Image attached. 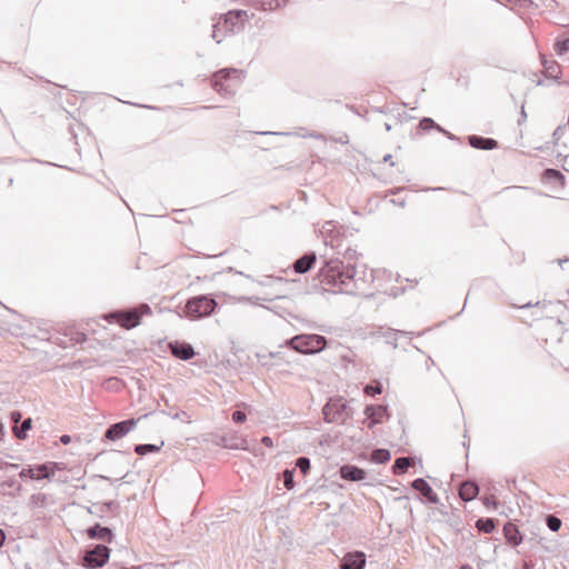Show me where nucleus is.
I'll return each instance as SVG.
<instances>
[{"label":"nucleus","instance_id":"obj_1","mask_svg":"<svg viewBox=\"0 0 569 569\" xmlns=\"http://www.w3.org/2000/svg\"><path fill=\"white\" fill-rule=\"evenodd\" d=\"M356 259L357 252L348 249L345 253V260L331 259L326 261L319 272L320 282L332 292L355 295L357 290V280L355 279L357 273Z\"/></svg>","mask_w":569,"mask_h":569},{"label":"nucleus","instance_id":"obj_2","mask_svg":"<svg viewBox=\"0 0 569 569\" xmlns=\"http://www.w3.org/2000/svg\"><path fill=\"white\" fill-rule=\"evenodd\" d=\"M253 13H249L247 10H230L224 14H221L219 21L212 24V39L220 43L222 41L221 33L234 34L244 29V23L249 19L253 18Z\"/></svg>","mask_w":569,"mask_h":569},{"label":"nucleus","instance_id":"obj_3","mask_svg":"<svg viewBox=\"0 0 569 569\" xmlns=\"http://www.w3.org/2000/svg\"><path fill=\"white\" fill-rule=\"evenodd\" d=\"M143 315H151V308L147 303L122 311H114L106 316L109 322H118L122 328L132 329L140 325V318Z\"/></svg>","mask_w":569,"mask_h":569},{"label":"nucleus","instance_id":"obj_4","mask_svg":"<svg viewBox=\"0 0 569 569\" xmlns=\"http://www.w3.org/2000/svg\"><path fill=\"white\" fill-rule=\"evenodd\" d=\"M288 346L300 353H318L327 346V339L320 335H297L287 341Z\"/></svg>","mask_w":569,"mask_h":569},{"label":"nucleus","instance_id":"obj_5","mask_svg":"<svg viewBox=\"0 0 569 569\" xmlns=\"http://www.w3.org/2000/svg\"><path fill=\"white\" fill-rule=\"evenodd\" d=\"M217 307L214 299L208 296L193 297L186 303L183 312L190 319H200L210 316Z\"/></svg>","mask_w":569,"mask_h":569},{"label":"nucleus","instance_id":"obj_6","mask_svg":"<svg viewBox=\"0 0 569 569\" xmlns=\"http://www.w3.org/2000/svg\"><path fill=\"white\" fill-rule=\"evenodd\" d=\"M240 83V73H212L210 78V86L222 96L233 93Z\"/></svg>","mask_w":569,"mask_h":569},{"label":"nucleus","instance_id":"obj_7","mask_svg":"<svg viewBox=\"0 0 569 569\" xmlns=\"http://www.w3.org/2000/svg\"><path fill=\"white\" fill-rule=\"evenodd\" d=\"M347 402L342 398L330 399L323 407L322 413L326 422H345L350 418Z\"/></svg>","mask_w":569,"mask_h":569},{"label":"nucleus","instance_id":"obj_8","mask_svg":"<svg viewBox=\"0 0 569 569\" xmlns=\"http://www.w3.org/2000/svg\"><path fill=\"white\" fill-rule=\"evenodd\" d=\"M110 557V549L104 545H96L92 549L87 550L83 561L84 566L90 569L103 567Z\"/></svg>","mask_w":569,"mask_h":569},{"label":"nucleus","instance_id":"obj_9","mask_svg":"<svg viewBox=\"0 0 569 569\" xmlns=\"http://www.w3.org/2000/svg\"><path fill=\"white\" fill-rule=\"evenodd\" d=\"M137 423V420L129 419L111 425L104 433V438L108 440H118L124 437Z\"/></svg>","mask_w":569,"mask_h":569},{"label":"nucleus","instance_id":"obj_10","mask_svg":"<svg viewBox=\"0 0 569 569\" xmlns=\"http://www.w3.org/2000/svg\"><path fill=\"white\" fill-rule=\"evenodd\" d=\"M552 141L558 157H567L569 153V134L565 126H559L553 131Z\"/></svg>","mask_w":569,"mask_h":569},{"label":"nucleus","instance_id":"obj_11","mask_svg":"<svg viewBox=\"0 0 569 569\" xmlns=\"http://www.w3.org/2000/svg\"><path fill=\"white\" fill-rule=\"evenodd\" d=\"M366 555L361 551L348 552L340 561V569H363Z\"/></svg>","mask_w":569,"mask_h":569},{"label":"nucleus","instance_id":"obj_12","mask_svg":"<svg viewBox=\"0 0 569 569\" xmlns=\"http://www.w3.org/2000/svg\"><path fill=\"white\" fill-rule=\"evenodd\" d=\"M541 74H542V77H538V73H532L533 78L531 79V81L536 86L552 87V86L569 84V80L562 78L563 73H560V74L541 73Z\"/></svg>","mask_w":569,"mask_h":569},{"label":"nucleus","instance_id":"obj_13","mask_svg":"<svg viewBox=\"0 0 569 569\" xmlns=\"http://www.w3.org/2000/svg\"><path fill=\"white\" fill-rule=\"evenodd\" d=\"M411 487L418 491L422 497L427 499L428 502L437 505L439 502V498L437 493L432 490L430 485L423 478H417L412 481Z\"/></svg>","mask_w":569,"mask_h":569},{"label":"nucleus","instance_id":"obj_14","mask_svg":"<svg viewBox=\"0 0 569 569\" xmlns=\"http://www.w3.org/2000/svg\"><path fill=\"white\" fill-rule=\"evenodd\" d=\"M17 466L14 465H8L2 463L1 470H2V493H9L12 495L14 491H19L21 488V485L17 480L7 479L3 480V478H9V473L11 470L16 469Z\"/></svg>","mask_w":569,"mask_h":569},{"label":"nucleus","instance_id":"obj_15","mask_svg":"<svg viewBox=\"0 0 569 569\" xmlns=\"http://www.w3.org/2000/svg\"><path fill=\"white\" fill-rule=\"evenodd\" d=\"M170 350L176 358L181 360H189L196 355L193 347L187 342L170 343Z\"/></svg>","mask_w":569,"mask_h":569},{"label":"nucleus","instance_id":"obj_16","mask_svg":"<svg viewBox=\"0 0 569 569\" xmlns=\"http://www.w3.org/2000/svg\"><path fill=\"white\" fill-rule=\"evenodd\" d=\"M87 535L91 539L102 540V541L108 542V543H110L112 541V539H113L112 530L110 528H108V527H102L99 523L88 528L87 529Z\"/></svg>","mask_w":569,"mask_h":569},{"label":"nucleus","instance_id":"obj_17","mask_svg":"<svg viewBox=\"0 0 569 569\" xmlns=\"http://www.w3.org/2000/svg\"><path fill=\"white\" fill-rule=\"evenodd\" d=\"M340 477L349 481H360L366 478V472L357 466L345 465L340 468Z\"/></svg>","mask_w":569,"mask_h":569},{"label":"nucleus","instance_id":"obj_18","mask_svg":"<svg viewBox=\"0 0 569 569\" xmlns=\"http://www.w3.org/2000/svg\"><path fill=\"white\" fill-rule=\"evenodd\" d=\"M365 415L371 421L369 428H372L376 423L380 422V419L388 415L387 407L368 405L365 408Z\"/></svg>","mask_w":569,"mask_h":569},{"label":"nucleus","instance_id":"obj_19","mask_svg":"<svg viewBox=\"0 0 569 569\" xmlns=\"http://www.w3.org/2000/svg\"><path fill=\"white\" fill-rule=\"evenodd\" d=\"M469 144L475 149L480 150H492L497 148L498 142L492 138H485L480 136H469L468 137Z\"/></svg>","mask_w":569,"mask_h":569},{"label":"nucleus","instance_id":"obj_20","mask_svg":"<svg viewBox=\"0 0 569 569\" xmlns=\"http://www.w3.org/2000/svg\"><path fill=\"white\" fill-rule=\"evenodd\" d=\"M317 260L316 253H306L293 262V270L297 273H306L309 271Z\"/></svg>","mask_w":569,"mask_h":569},{"label":"nucleus","instance_id":"obj_21","mask_svg":"<svg viewBox=\"0 0 569 569\" xmlns=\"http://www.w3.org/2000/svg\"><path fill=\"white\" fill-rule=\"evenodd\" d=\"M503 535L507 542L513 547L519 546L522 541V536L518 527L512 522H507L503 526Z\"/></svg>","mask_w":569,"mask_h":569},{"label":"nucleus","instance_id":"obj_22","mask_svg":"<svg viewBox=\"0 0 569 569\" xmlns=\"http://www.w3.org/2000/svg\"><path fill=\"white\" fill-rule=\"evenodd\" d=\"M478 492H479V487L476 482L463 481L460 485L459 497L463 501H471L472 499H475L477 497Z\"/></svg>","mask_w":569,"mask_h":569},{"label":"nucleus","instance_id":"obj_23","mask_svg":"<svg viewBox=\"0 0 569 569\" xmlns=\"http://www.w3.org/2000/svg\"><path fill=\"white\" fill-rule=\"evenodd\" d=\"M56 462H47L43 465H39L34 467L33 472V479L34 480H42V479H50L51 473L53 471V467H56Z\"/></svg>","mask_w":569,"mask_h":569},{"label":"nucleus","instance_id":"obj_24","mask_svg":"<svg viewBox=\"0 0 569 569\" xmlns=\"http://www.w3.org/2000/svg\"><path fill=\"white\" fill-rule=\"evenodd\" d=\"M260 10H276L289 0H248Z\"/></svg>","mask_w":569,"mask_h":569},{"label":"nucleus","instance_id":"obj_25","mask_svg":"<svg viewBox=\"0 0 569 569\" xmlns=\"http://www.w3.org/2000/svg\"><path fill=\"white\" fill-rule=\"evenodd\" d=\"M411 466V459L408 457H399L395 460L392 466V472L395 475H402L407 472L409 467Z\"/></svg>","mask_w":569,"mask_h":569},{"label":"nucleus","instance_id":"obj_26","mask_svg":"<svg viewBox=\"0 0 569 569\" xmlns=\"http://www.w3.org/2000/svg\"><path fill=\"white\" fill-rule=\"evenodd\" d=\"M32 426V419L27 418L22 421L21 426H13L12 431L16 436V438L22 440L27 437V431L31 429Z\"/></svg>","mask_w":569,"mask_h":569},{"label":"nucleus","instance_id":"obj_27","mask_svg":"<svg viewBox=\"0 0 569 569\" xmlns=\"http://www.w3.org/2000/svg\"><path fill=\"white\" fill-rule=\"evenodd\" d=\"M563 174L557 169H546L543 172V180L553 183H563Z\"/></svg>","mask_w":569,"mask_h":569},{"label":"nucleus","instance_id":"obj_28","mask_svg":"<svg viewBox=\"0 0 569 569\" xmlns=\"http://www.w3.org/2000/svg\"><path fill=\"white\" fill-rule=\"evenodd\" d=\"M390 458H391V453L387 449H375L371 452V460L375 463H380V465L386 463L390 460Z\"/></svg>","mask_w":569,"mask_h":569},{"label":"nucleus","instance_id":"obj_29","mask_svg":"<svg viewBox=\"0 0 569 569\" xmlns=\"http://www.w3.org/2000/svg\"><path fill=\"white\" fill-rule=\"evenodd\" d=\"M476 527L481 532L491 533L495 530L496 523L492 518H480L477 520Z\"/></svg>","mask_w":569,"mask_h":569},{"label":"nucleus","instance_id":"obj_30","mask_svg":"<svg viewBox=\"0 0 569 569\" xmlns=\"http://www.w3.org/2000/svg\"><path fill=\"white\" fill-rule=\"evenodd\" d=\"M48 500H49V497L46 493H41V492L33 493L30 497L29 506L31 508H43L48 505Z\"/></svg>","mask_w":569,"mask_h":569},{"label":"nucleus","instance_id":"obj_31","mask_svg":"<svg viewBox=\"0 0 569 569\" xmlns=\"http://www.w3.org/2000/svg\"><path fill=\"white\" fill-rule=\"evenodd\" d=\"M162 446H163V441H161L160 446L151 445V443L137 445L134 447V452L139 456H144L147 453L158 452Z\"/></svg>","mask_w":569,"mask_h":569},{"label":"nucleus","instance_id":"obj_32","mask_svg":"<svg viewBox=\"0 0 569 569\" xmlns=\"http://www.w3.org/2000/svg\"><path fill=\"white\" fill-rule=\"evenodd\" d=\"M555 52L559 58H562L569 51V38H559L553 46Z\"/></svg>","mask_w":569,"mask_h":569},{"label":"nucleus","instance_id":"obj_33","mask_svg":"<svg viewBox=\"0 0 569 569\" xmlns=\"http://www.w3.org/2000/svg\"><path fill=\"white\" fill-rule=\"evenodd\" d=\"M296 467L301 471V473L307 475L310 470V459L307 457H299L296 460Z\"/></svg>","mask_w":569,"mask_h":569},{"label":"nucleus","instance_id":"obj_34","mask_svg":"<svg viewBox=\"0 0 569 569\" xmlns=\"http://www.w3.org/2000/svg\"><path fill=\"white\" fill-rule=\"evenodd\" d=\"M546 522L548 528L553 532H557L562 523L558 517L551 515L547 517Z\"/></svg>","mask_w":569,"mask_h":569},{"label":"nucleus","instance_id":"obj_35","mask_svg":"<svg viewBox=\"0 0 569 569\" xmlns=\"http://www.w3.org/2000/svg\"><path fill=\"white\" fill-rule=\"evenodd\" d=\"M293 470L286 469L283 471V485L287 489L291 490L295 487Z\"/></svg>","mask_w":569,"mask_h":569},{"label":"nucleus","instance_id":"obj_36","mask_svg":"<svg viewBox=\"0 0 569 569\" xmlns=\"http://www.w3.org/2000/svg\"><path fill=\"white\" fill-rule=\"evenodd\" d=\"M363 391L366 395H369V396L380 395L382 392V386L380 382H377L376 386L367 385L363 388Z\"/></svg>","mask_w":569,"mask_h":569},{"label":"nucleus","instance_id":"obj_37","mask_svg":"<svg viewBox=\"0 0 569 569\" xmlns=\"http://www.w3.org/2000/svg\"><path fill=\"white\" fill-rule=\"evenodd\" d=\"M419 127L422 129V130H429L431 128H437L439 127L438 124H436V122L431 119V118H423L420 123H419Z\"/></svg>","mask_w":569,"mask_h":569},{"label":"nucleus","instance_id":"obj_38","mask_svg":"<svg viewBox=\"0 0 569 569\" xmlns=\"http://www.w3.org/2000/svg\"><path fill=\"white\" fill-rule=\"evenodd\" d=\"M6 330L8 332H10L12 336H22L24 328L21 325H13V326H8L6 328Z\"/></svg>","mask_w":569,"mask_h":569},{"label":"nucleus","instance_id":"obj_39","mask_svg":"<svg viewBox=\"0 0 569 569\" xmlns=\"http://www.w3.org/2000/svg\"><path fill=\"white\" fill-rule=\"evenodd\" d=\"M34 467L23 468L19 471L21 479H33Z\"/></svg>","mask_w":569,"mask_h":569},{"label":"nucleus","instance_id":"obj_40","mask_svg":"<svg viewBox=\"0 0 569 569\" xmlns=\"http://www.w3.org/2000/svg\"><path fill=\"white\" fill-rule=\"evenodd\" d=\"M246 419H247V416L243 411L236 410L232 413V420L237 423H241V422L246 421Z\"/></svg>","mask_w":569,"mask_h":569},{"label":"nucleus","instance_id":"obj_41","mask_svg":"<svg viewBox=\"0 0 569 569\" xmlns=\"http://www.w3.org/2000/svg\"><path fill=\"white\" fill-rule=\"evenodd\" d=\"M10 417H11V421L13 422V426H18V423L20 422V420L22 418V415L19 411H12Z\"/></svg>","mask_w":569,"mask_h":569},{"label":"nucleus","instance_id":"obj_42","mask_svg":"<svg viewBox=\"0 0 569 569\" xmlns=\"http://www.w3.org/2000/svg\"><path fill=\"white\" fill-rule=\"evenodd\" d=\"M542 64H543L545 71H550L558 63L553 60L549 61V60L543 59Z\"/></svg>","mask_w":569,"mask_h":569},{"label":"nucleus","instance_id":"obj_43","mask_svg":"<svg viewBox=\"0 0 569 569\" xmlns=\"http://www.w3.org/2000/svg\"><path fill=\"white\" fill-rule=\"evenodd\" d=\"M398 335H406V332H403V331H399V330H389V331L387 332L386 337H387V338H393V339H396V337H397Z\"/></svg>","mask_w":569,"mask_h":569},{"label":"nucleus","instance_id":"obj_44","mask_svg":"<svg viewBox=\"0 0 569 569\" xmlns=\"http://www.w3.org/2000/svg\"><path fill=\"white\" fill-rule=\"evenodd\" d=\"M261 442L266 447H272L273 446L272 439L270 437H268V436L262 437Z\"/></svg>","mask_w":569,"mask_h":569},{"label":"nucleus","instance_id":"obj_45","mask_svg":"<svg viewBox=\"0 0 569 569\" xmlns=\"http://www.w3.org/2000/svg\"><path fill=\"white\" fill-rule=\"evenodd\" d=\"M437 129H438L439 131H441V132H442L446 137H448L449 139H451V140H455V139H456V137H455L452 133H450L449 131H447V130L442 129L441 127H437Z\"/></svg>","mask_w":569,"mask_h":569},{"label":"nucleus","instance_id":"obj_46","mask_svg":"<svg viewBox=\"0 0 569 569\" xmlns=\"http://www.w3.org/2000/svg\"><path fill=\"white\" fill-rule=\"evenodd\" d=\"M532 4H533V2L531 0H520V2H519V6L521 8H529Z\"/></svg>","mask_w":569,"mask_h":569},{"label":"nucleus","instance_id":"obj_47","mask_svg":"<svg viewBox=\"0 0 569 569\" xmlns=\"http://www.w3.org/2000/svg\"><path fill=\"white\" fill-rule=\"evenodd\" d=\"M60 441H61L63 445H68V443H70V441H71V437H70L69 435H62V436L60 437Z\"/></svg>","mask_w":569,"mask_h":569},{"label":"nucleus","instance_id":"obj_48","mask_svg":"<svg viewBox=\"0 0 569 569\" xmlns=\"http://www.w3.org/2000/svg\"><path fill=\"white\" fill-rule=\"evenodd\" d=\"M218 71L227 72V71H239V70L236 68H222V69H219Z\"/></svg>","mask_w":569,"mask_h":569},{"label":"nucleus","instance_id":"obj_49","mask_svg":"<svg viewBox=\"0 0 569 569\" xmlns=\"http://www.w3.org/2000/svg\"><path fill=\"white\" fill-rule=\"evenodd\" d=\"M114 501H109V502H106L104 506L109 509H111L113 506H114Z\"/></svg>","mask_w":569,"mask_h":569},{"label":"nucleus","instance_id":"obj_50","mask_svg":"<svg viewBox=\"0 0 569 569\" xmlns=\"http://www.w3.org/2000/svg\"><path fill=\"white\" fill-rule=\"evenodd\" d=\"M521 118H522V120H526V118H527V113H526L523 107L521 108Z\"/></svg>","mask_w":569,"mask_h":569},{"label":"nucleus","instance_id":"obj_51","mask_svg":"<svg viewBox=\"0 0 569 569\" xmlns=\"http://www.w3.org/2000/svg\"><path fill=\"white\" fill-rule=\"evenodd\" d=\"M391 158H392V157H391V154H386V156L383 157V161H385V162L391 161Z\"/></svg>","mask_w":569,"mask_h":569},{"label":"nucleus","instance_id":"obj_52","mask_svg":"<svg viewBox=\"0 0 569 569\" xmlns=\"http://www.w3.org/2000/svg\"><path fill=\"white\" fill-rule=\"evenodd\" d=\"M460 569H472V567L468 563H465L460 567Z\"/></svg>","mask_w":569,"mask_h":569},{"label":"nucleus","instance_id":"obj_53","mask_svg":"<svg viewBox=\"0 0 569 569\" xmlns=\"http://www.w3.org/2000/svg\"><path fill=\"white\" fill-rule=\"evenodd\" d=\"M310 137L316 138V139H321V138H322V134H320V133H317V134H310Z\"/></svg>","mask_w":569,"mask_h":569},{"label":"nucleus","instance_id":"obj_54","mask_svg":"<svg viewBox=\"0 0 569 569\" xmlns=\"http://www.w3.org/2000/svg\"><path fill=\"white\" fill-rule=\"evenodd\" d=\"M385 128H386L387 131L391 130V126L389 123H385Z\"/></svg>","mask_w":569,"mask_h":569},{"label":"nucleus","instance_id":"obj_55","mask_svg":"<svg viewBox=\"0 0 569 569\" xmlns=\"http://www.w3.org/2000/svg\"><path fill=\"white\" fill-rule=\"evenodd\" d=\"M1 539H2V545H3V543H4V541H6V533H4V531H3V530H2Z\"/></svg>","mask_w":569,"mask_h":569},{"label":"nucleus","instance_id":"obj_56","mask_svg":"<svg viewBox=\"0 0 569 569\" xmlns=\"http://www.w3.org/2000/svg\"><path fill=\"white\" fill-rule=\"evenodd\" d=\"M553 2H555L553 0H549V3L547 4V7H551V4H552Z\"/></svg>","mask_w":569,"mask_h":569},{"label":"nucleus","instance_id":"obj_57","mask_svg":"<svg viewBox=\"0 0 569 569\" xmlns=\"http://www.w3.org/2000/svg\"><path fill=\"white\" fill-rule=\"evenodd\" d=\"M1 308L6 309L7 311H10V309H8L3 303L1 305Z\"/></svg>","mask_w":569,"mask_h":569},{"label":"nucleus","instance_id":"obj_58","mask_svg":"<svg viewBox=\"0 0 569 569\" xmlns=\"http://www.w3.org/2000/svg\"><path fill=\"white\" fill-rule=\"evenodd\" d=\"M341 143H347V140H343V138H340L339 140Z\"/></svg>","mask_w":569,"mask_h":569}]
</instances>
